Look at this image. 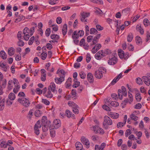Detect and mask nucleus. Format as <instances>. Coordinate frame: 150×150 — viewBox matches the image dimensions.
<instances>
[{"label":"nucleus","instance_id":"1","mask_svg":"<svg viewBox=\"0 0 150 150\" xmlns=\"http://www.w3.org/2000/svg\"><path fill=\"white\" fill-rule=\"evenodd\" d=\"M65 74L66 72L64 70H61L59 72V77L55 78V82L57 84H61L64 80Z\"/></svg>","mask_w":150,"mask_h":150},{"label":"nucleus","instance_id":"2","mask_svg":"<svg viewBox=\"0 0 150 150\" xmlns=\"http://www.w3.org/2000/svg\"><path fill=\"white\" fill-rule=\"evenodd\" d=\"M118 54L121 59H127L129 57V54L128 52L125 53L121 49L118 50Z\"/></svg>","mask_w":150,"mask_h":150},{"label":"nucleus","instance_id":"3","mask_svg":"<svg viewBox=\"0 0 150 150\" xmlns=\"http://www.w3.org/2000/svg\"><path fill=\"white\" fill-rule=\"evenodd\" d=\"M90 16L89 13L83 12L81 13L80 19L81 21L84 23L85 24H87V19L86 18L89 17Z\"/></svg>","mask_w":150,"mask_h":150},{"label":"nucleus","instance_id":"4","mask_svg":"<svg viewBox=\"0 0 150 150\" xmlns=\"http://www.w3.org/2000/svg\"><path fill=\"white\" fill-rule=\"evenodd\" d=\"M18 100L20 103L26 107H28L30 104L29 100L25 98H19Z\"/></svg>","mask_w":150,"mask_h":150},{"label":"nucleus","instance_id":"5","mask_svg":"<svg viewBox=\"0 0 150 150\" xmlns=\"http://www.w3.org/2000/svg\"><path fill=\"white\" fill-rule=\"evenodd\" d=\"M91 129L96 134H103L104 133V130L96 126H93Z\"/></svg>","mask_w":150,"mask_h":150},{"label":"nucleus","instance_id":"6","mask_svg":"<svg viewBox=\"0 0 150 150\" xmlns=\"http://www.w3.org/2000/svg\"><path fill=\"white\" fill-rule=\"evenodd\" d=\"M112 124V121L110 117L108 116H105L103 123V125L104 126H105L106 125H111Z\"/></svg>","mask_w":150,"mask_h":150},{"label":"nucleus","instance_id":"7","mask_svg":"<svg viewBox=\"0 0 150 150\" xmlns=\"http://www.w3.org/2000/svg\"><path fill=\"white\" fill-rule=\"evenodd\" d=\"M117 62V59L114 56L111 59H110L108 61V63L110 65H113L115 64Z\"/></svg>","mask_w":150,"mask_h":150},{"label":"nucleus","instance_id":"8","mask_svg":"<svg viewBox=\"0 0 150 150\" xmlns=\"http://www.w3.org/2000/svg\"><path fill=\"white\" fill-rule=\"evenodd\" d=\"M105 56L104 54L103 51H100L97 52L95 55V58L97 59H100Z\"/></svg>","mask_w":150,"mask_h":150},{"label":"nucleus","instance_id":"9","mask_svg":"<svg viewBox=\"0 0 150 150\" xmlns=\"http://www.w3.org/2000/svg\"><path fill=\"white\" fill-rule=\"evenodd\" d=\"M81 142L86 146L87 148H89L90 143L88 139L84 137H82L81 139Z\"/></svg>","mask_w":150,"mask_h":150},{"label":"nucleus","instance_id":"10","mask_svg":"<svg viewBox=\"0 0 150 150\" xmlns=\"http://www.w3.org/2000/svg\"><path fill=\"white\" fill-rule=\"evenodd\" d=\"M61 123L60 121L58 119H56L53 121V127L54 128L57 129L59 128L61 126Z\"/></svg>","mask_w":150,"mask_h":150},{"label":"nucleus","instance_id":"11","mask_svg":"<svg viewBox=\"0 0 150 150\" xmlns=\"http://www.w3.org/2000/svg\"><path fill=\"white\" fill-rule=\"evenodd\" d=\"M6 100L4 98L2 99L1 96H0V110H2L4 107Z\"/></svg>","mask_w":150,"mask_h":150},{"label":"nucleus","instance_id":"12","mask_svg":"<svg viewBox=\"0 0 150 150\" xmlns=\"http://www.w3.org/2000/svg\"><path fill=\"white\" fill-rule=\"evenodd\" d=\"M66 115L68 118L72 117L73 119H75L74 115L68 110H67L65 111Z\"/></svg>","mask_w":150,"mask_h":150},{"label":"nucleus","instance_id":"13","mask_svg":"<svg viewBox=\"0 0 150 150\" xmlns=\"http://www.w3.org/2000/svg\"><path fill=\"white\" fill-rule=\"evenodd\" d=\"M106 144L104 143H102L100 145H96L95 146V150H103Z\"/></svg>","mask_w":150,"mask_h":150},{"label":"nucleus","instance_id":"14","mask_svg":"<svg viewBox=\"0 0 150 150\" xmlns=\"http://www.w3.org/2000/svg\"><path fill=\"white\" fill-rule=\"evenodd\" d=\"M88 80L90 83H92L93 82L94 79L92 74L91 73H89L87 75Z\"/></svg>","mask_w":150,"mask_h":150},{"label":"nucleus","instance_id":"15","mask_svg":"<svg viewBox=\"0 0 150 150\" xmlns=\"http://www.w3.org/2000/svg\"><path fill=\"white\" fill-rule=\"evenodd\" d=\"M95 77L98 79H100L103 76L102 71L99 69L95 72Z\"/></svg>","mask_w":150,"mask_h":150},{"label":"nucleus","instance_id":"16","mask_svg":"<svg viewBox=\"0 0 150 150\" xmlns=\"http://www.w3.org/2000/svg\"><path fill=\"white\" fill-rule=\"evenodd\" d=\"M68 104L70 107L72 108V110L76 108H79L78 106L73 101H69L68 103Z\"/></svg>","mask_w":150,"mask_h":150},{"label":"nucleus","instance_id":"17","mask_svg":"<svg viewBox=\"0 0 150 150\" xmlns=\"http://www.w3.org/2000/svg\"><path fill=\"white\" fill-rule=\"evenodd\" d=\"M8 52L9 56H12L14 54L15 50L13 47H11L8 49Z\"/></svg>","mask_w":150,"mask_h":150},{"label":"nucleus","instance_id":"18","mask_svg":"<svg viewBox=\"0 0 150 150\" xmlns=\"http://www.w3.org/2000/svg\"><path fill=\"white\" fill-rule=\"evenodd\" d=\"M143 81L144 82V83L147 86H149L150 85V81L148 79L147 77L145 76H142V77Z\"/></svg>","mask_w":150,"mask_h":150},{"label":"nucleus","instance_id":"19","mask_svg":"<svg viewBox=\"0 0 150 150\" xmlns=\"http://www.w3.org/2000/svg\"><path fill=\"white\" fill-rule=\"evenodd\" d=\"M100 34H97L94 38L93 41H92V44L91 45L96 44V43L98 42V39L100 38Z\"/></svg>","mask_w":150,"mask_h":150},{"label":"nucleus","instance_id":"20","mask_svg":"<svg viewBox=\"0 0 150 150\" xmlns=\"http://www.w3.org/2000/svg\"><path fill=\"white\" fill-rule=\"evenodd\" d=\"M76 150H82L83 148L82 144L80 142H76L75 144Z\"/></svg>","mask_w":150,"mask_h":150},{"label":"nucleus","instance_id":"21","mask_svg":"<svg viewBox=\"0 0 150 150\" xmlns=\"http://www.w3.org/2000/svg\"><path fill=\"white\" fill-rule=\"evenodd\" d=\"M50 134L51 137H54L55 134V129L53 126L51 127L50 128Z\"/></svg>","mask_w":150,"mask_h":150},{"label":"nucleus","instance_id":"22","mask_svg":"<svg viewBox=\"0 0 150 150\" xmlns=\"http://www.w3.org/2000/svg\"><path fill=\"white\" fill-rule=\"evenodd\" d=\"M44 95L48 98H52L53 96V94L52 93L49 88L47 90L46 93H45V95Z\"/></svg>","mask_w":150,"mask_h":150},{"label":"nucleus","instance_id":"23","mask_svg":"<svg viewBox=\"0 0 150 150\" xmlns=\"http://www.w3.org/2000/svg\"><path fill=\"white\" fill-rule=\"evenodd\" d=\"M136 29L137 31L139 32L141 34L143 35L144 34V30L140 25H137L136 26Z\"/></svg>","mask_w":150,"mask_h":150},{"label":"nucleus","instance_id":"24","mask_svg":"<svg viewBox=\"0 0 150 150\" xmlns=\"http://www.w3.org/2000/svg\"><path fill=\"white\" fill-rule=\"evenodd\" d=\"M67 24H64L63 27L62 32L64 36L65 35L67 32Z\"/></svg>","mask_w":150,"mask_h":150},{"label":"nucleus","instance_id":"25","mask_svg":"<svg viewBox=\"0 0 150 150\" xmlns=\"http://www.w3.org/2000/svg\"><path fill=\"white\" fill-rule=\"evenodd\" d=\"M0 147L1 148H6L7 147V142L4 140H1L0 142Z\"/></svg>","mask_w":150,"mask_h":150},{"label":"nucleus","instance_id":"26","mask_svg":"<svg viewBox=\"0 0 150 150\" xmlns=\"http://www.w3.org/2000/svg\"><path fill=\"white\" fill-rule=\"evenodd\" d=\"M51 90L54 93H56L57 91L56 90V86L55 84L54 83H51L50 85Z\"/></svg>","mask_w":150,"mask_h":150},{"label":"nucleus","instance_id":"27","mask_svg":"<svg viewBox=\"0 0 150 150\" xmlns=\"http://www.w3.org/2000/svg\"><path fill=\"white\" fill-rule=\"evenodd\" d=\"M71 78H69L66 83H65L66 87L67 88L71 86Z\"/></svg>","mask_w":150,"mask_h":150},{"label":"nucleus","instance_id":"28","mask_svg":"<svg viewBox=\"0 0 150 150\" xmlns=\"http://www.w3.org/2000/svg\"><path fill=\"white\" fill-rule=\"evenodd\" d=\"M0 56L4 59H6L7 58L6 54L4 51H1L0 52Z\"/></svg>","mask_w":150,"mask_h":150},{"label":"nucleus","instance_id":"29","mask_svg":"<svg viewBox=\"0 0 150 150\" xmlns=\"http://www.w3.org/2000/svg\"><path fill=\"white\" fill-rule=\"evenodd\" d=\"M33 116V110H30L27 116V118L28 120H31L32 117Z\"/></svg>","mask_w":150,"mask_h":150},{"label":"nucleus","instance_id":"30","mask_svg":"<svg viewBox=\"0 0 150 150\" xmlns=\"http://www.w3.org/2000/svg\"><path fill=\"white\" fill-rule=\"evenodd\" d=\"M79 35L76 31H75L73 33L72 38L73 39H77L79 38Z\"/></svg>","mask_w":150,"mask_h":150},{"label":"nucleus","instance_id":"31","mask_svg":"<svg viewBox=\"0 0 150 150\" xmlns=\"http://www.w3.org/2000/svg\"><path fill=\"white\" fill-rule=\"evenodd\" d=\"M74 83L73 84L72 86L73 88H77L80 85V82L77 81V79H74Z\"/></svg>","mask_w":150,"mask_h":150},{"label":"nucleus","instance_id":"32","mask_svg":"<svg viewBox=\"0 0 150 150\" xmlns=\"http://www.w3.org/2000/svg\"><path fill=\"white\" fill-rule=\"evenodd\" d=\"M130 117L131 120L135 121L137 120L138 119V117L136 116L133 113L130 115Z\"/></svg>","mask_w":150,"mask_h":150},{"label":"nucleus","instance_id":"33","mask_svg":"<svg viewBox=\"0 0 150 150\" xmlns=\"http://www.w3.org/2000/svg\"><path fill=\"white\" fill-rule=\"evenodd\" d=\"M20 87V85L18 84H16L15 85V88L13 89V91L15 93H16L19 91Z\"/></svg>","mask_w":150,"mask_h":150},{"label":"nucleus","instance_id":"34","mask_svg":"<svg viewBox=\"0 0 150 150\" xmlns=\"http://www.w3.org/2000/svg\"><path fill=\"white\" fill-rule=\"evenodd\" d=\"M41 127V125L40 124V121L38 120L34 126V129H39V128H40Z\"/></svg>","mask_w":150,"mask_h":150},{"label":"nucleus","instance_id":"35","mask_svg":"<svg viewBox=\"0 0 150 150\" xmlns=\"http://www.w3.org/2000/svg\"><path fill=\"white\" fill-rule=\"evenodd\" d=\"M90 33L91 34H96L98 33L97 30L94 28H92L90 30Z\"/></svg>","mask_w":150,"mask_h":150},{"label":"nucleus","instance_id":"36","mask_svg":"<svg viewBox=\"0 0 150 150\" xmlns=\"http://www.w3.org/2000/svg\"><path fill=\"white\" fill-rule=\"evenodd\" d=\"M42 112L41 111L38 110H36L35 112V115L36 117H39L42 116Z\"/></svg>","mask_w":150,"mask_h":150},{"label":"nucleus","instance_id":"37","mask_svg":"<svg viewBox=\"0 0 150 150\" xmlns=\"http://www.w3.org/2000/svg\"><path fill=\"white\" fill-rule=\"evenodd\" d=\"M8 98L11 100H14L16 98L15 94L13 93H10L8 95Z\"/></svg>","mask_w":150,"mask_h":150},{"label":"nucleus","instance_id":"38","mask_svg":"<svg viewBox=\"0 0 150 150\" xmlns=\"http://www.w3.org/2000/svg\"><path fill=\"white\" fill-rule=\"evenodd\" d=\"M0 67L4 71H6L7 70V68L6 65L3 63L0 62Z\"/></svg>","mask_w":150,"mask_h":150},{"label":"nucleus","instance_id":"39","mask_svg":"<svg viewBox=\"0 0 150 150\" xmlns=\"http://www.w3.org/2000/svg\"><path fill=\"white\" fill-rule=\"evenodd\" d=\"M121 91L123 95L124 96H126L127 95V92L126 88L124 86L121 87Z\"/></svg>","mask_w":150,"mask_h":150},{"label":"nucleus","instance_id":"40","mask_svg":"<svg viewBox=\"0 0 150 150\" xmlns=\"http://www.w3.org/2000/svg\"><path fill=\"white\" fill-rule=\"evenodd\" d=\"M135 40L137 44H138L142 42V40L139 36H137L135 38Z\"/></svg>","mask_w":150,"mask_h":150},{"label":"nucleus","instance_id":"41","mask_svg":"<svg viewBox=\"0 0 150 150\" xmlns=\"http://www.w3.org/2000/svg\"><path fill=\"white\" fill-rule=\"evenodd\" d=\"M90 1L93 3L101 4H103L102 0H90Z\"/></svg>","mask_w":150,"mask_h":150},{"label":"nucleus","instance_id":"42","mask_svg":"<svg viewBox=\"0 0 150 150\" xmlns=\"http://www.w3.org/2000/svg\"><path fill=\"white\" fill-rule=\"evenodd\" d=\"M47 56V53L44 52L41 54V58L42 60H44L46 59Z\"/></svg>","mask_w":150,"mask_h":150},{"label":"nucleus","instance_id":"43","mask_svg":"<svg viewBox=\"0 0 150 150\" xmlns=\"http://www.w3.org/2000/svg\"><path fill=\"white\" fill-rule=\"evenodd\" d=\"M51 38L52 39H55L56 40L59 39V36L57 34H53L51 35Z\"/></svg>","mask_w":150,"mask_h":150},{"label":"nucleus","instance_id":"44","mask_svg":"<svg viewBox=\"0 0 150 150\" xmlns=\"http://www.w3.org/2000/svg\"><path fill=\"white\" fill-rule=\"evenodd\" d=\"M130 12V8H126L122 10V13H124L125 15H126L129 13Z\"/></svg>","mask_w":150,"mask_h":150},{"label":"nucleus","instance_id":"45","mask_svg":"<svg viewBox=\"0 0 150 150\" xmlns=\"http://www.w3.org/2000/svg\"><path fill=\"white\" fill-rule=\"evenodd\" d=\"M110 104L112 106L114 107L118 106L119 105V103L115 101H112L110 103Z\"/></svg>","mask_w":150,"mask_h":150},{"label":"nucleus","instance_id":"46","mask_svg":"<svg viewBox=\"0 0 150 150\" xmlns=\"http://www.w3.org/2000/svg\"><path fill=\"white\" fill-rule=\"evenodd\" d=\"M133 36L132 33H129L127 36V41L128 42H131L133 39Z\"/></svg>","mask_w":150,"mask_h":150},{"label":"nucleus","instance_id":"47","mask_svg":"<svg viewBox=\"0 0 150 150\" xmlns=\"http://www.w3.org/2000/svg\"><path fill=\"white\" fill-rule=\"evenodd\" d=\"M149 22L148 19L147 18L144 19L143 21V24L145 27L149 25Z\"/></svg>","mask_w":150,"mask_h":150},{"label":"nucleus","instance_id":"48","mask_svg":"<svg viewBox=\"0 0 150 150\" xmlns=\"http://www.w3.org/2000/svg\"><path fill=\"white\" fill-rule=\"evenodd\" d=\"M136 82L139 85H142L143 83V80L142 79L139 77L136 79Z\"/></svg>","mask_w":150,"mask_h":150},{"label":"nucleus","instance_id":"49","mask_svg":"<svg viewBox=\"0 0 150 150\" xmlns=\"http://www.w3.org/2000/svg\"><path fill=\"white\" fill-rule=\"evenodd\" d=\"M118 96L119 97L120 99L121 100H122V96L123 95V94L121 89H118Z\"/></svg>","mask_w":150,"mask_h":150},{"label":"nucleus","instance_id":"50","mask_svg":"<svg viewBox=\"0 0 150 150\" xmlns=\"http://www.w3.org/2000/svg\"><path fill=\"white\" fill-rule=\"evenodd\" d=\"M135 97L137 100L139 101L142 99L140 94L139 93H137L135 96Z\"/></svg>","mask_w":150,"mask_h":150},{"label":"nucleus","instance_id":"51","mask_svg":"<svg viewBox=\"0 0 150 150\" xmlns=\"http://www.w3.org/2000/svg\"><path fill=\"white\" fill-rule=\"evenodd\" d=\"M17 45L19 46H23L24 45V43L22 40L19 39V41L17 42Z\"/></svg>","mask_w":150,"mask_h":150},{"label":"nucleus","instance_id":"52","mask_svg":"<svg viewBox=\"0 0 150 150\" xmlns=\"http://www.w3.org/2000/svg\"><path fill=\"white\" fill-rule=\"evenodd\" d=\"M30 32L29 29L27 27L24 28L23 30V33L24 35L29 34Z\"/></svg>","mask_w":150,"mask_h":150},{"label":"nucleus","instance_id":"53","mask_svg":"<svg viewBox=\"0 0 150 150\" xmlns=\"http://www.w3.org/2000/svg\"><path fill=\"white\" fill-rule=\"evenodd\" d=\"M79 75L81 78L84 79L86 76V75L83 71H81L79 73Z\"/></svg>","mask_w":150,"mask_h":150},{"label":"nucleus","instance_id":"54","mask_svg":"<svg viewBox=\"0 0 150 150\" xmlns=\"http://www.w3.org/2000/svg\"><path fill=\"white\" fill-rule=\"evenodd\" d=\"M119 116V114L117 113H113V114L111 116V117L113 119H117Z\"/></svg>","mask_w":150,"mask_h":150},{"label":"nucleus","instance_id":"55","mask_svg":"<svg viewBox=\"0 0 150 150\" xmlns=\"http://www.w3.org/2000/svg\"><path fill=\"white\" fill-rule=\"evenodd\" d=\"M42 102L47 105H49L50 103L49 101L48 100L45 99H42Z\"/></svg>","mask_w":150,"mask_h":150},{"label":"nucleus","instance_id":"56","mask_svg":"<svg viewBox=\"0 0 150 150\" xmlns=\"http://www.w3.org/2000/svg\"><path fill=\"white\" fill-rule=\"evenodd\" d=\"M146 42H147L149 40H150V33L148 31L146 32Z\"/></svg>","mask_w":150,"mask_h":150},{"label":"nucleus","instance_id":"57","mask_svg":"<svg viewBox=\"0 0 150 150\" xmlns=\"http://www.w3.org/2000/svg\"><path fill=\"white\" fill-rule=\"evenodd\" d=\"M111 52V51L108 49H106L104 51V52H103L104 54L105 55V56L106 55L110 54Z\"/></svg>","mask_w":150,"mask_h":150},{"label":"nucleus","instance_id":"58","mask_svg":"<svg viewBox=\"0 0 150 150\" xmlns=\"http://www.w3.org/2000/svg\"><path fill=\"white\" fill-rule=\"evenodd\" d=\"M96 25V28L97 30L99 31H100L102 30L103 28L102 26H101L100 25Z\"/></svg>","mask_w":150,"mask_h":150},{"label":"nucleus","instance_id":"59","mask_svg":"<svg viewBox=\"0 0 150 150\" xmlns=\"http://www.w3.org/2000/svg\"><path fill=\"white\" fill-rule=\"evenodd\" d=\"M132 133L131 131L129 129L127 130L125 132V136L127 137Z\"/></svg>","mask_w":150,"mask_h":150},{"label":"nucleus","instance_id":"60","mask_svg":"<svg viewBox=\"0 0 150 150\" xmlns=\"http://www.w3.org/2000/svg\"><path fill=\"white\" fill-rule=\"evenodd\" d=\"M50 33V29L49 28H47L46 30L45 33L46 35L47 36H49Z\"/></svg>","mask_w":150,"mask_h":150},{"label":"nucleus","instance_id":"61","mask_svg":"<svg viewBox=\"0 0 150 150\" xmlns=\"http://www.w3.org/2000/svg\"><path fill=\"white\" fill-rule=\"evenodd\" d=\"M91 59V57L90 55L89 54H87L86 55V61L87 63H88Z\"/></svg>","mask_w":150,"mask_h":150},{"label":"nucleus","instance_id":"62","mask_svg":"<svg viewBox=\"0 0 150 150\" xmlns=\"http://www.w3.org/2000/svg\"><path fill=\"white\" fill-rule=\"evenodd\" d=\"M103 108L107 111H110L111 109L108 106L105 105H104L103 106Z\"/></svg>","mask_w":150,"mask_h":150},{"label":"nucleus","instance_id":"63","mask_svg":"<svg viewBox=\"0 0 150 150\" xmlns=\"http://www.w3.org/2000/svg\"><path fill=\"white\" fill-rule=\"evenodd\" d=\"M34 40V36L32 37L30 39L29 41L28 42V44L29 45H31Z\"/></svg>","mask_w":150,"mask_h":150},{"label":"nucleus","instance_id":"64","mask_svg":"<svg viewBox=\"0 0 150 150\" xmlns=\"http://www.w3.org/2000/svg\"><path fill=\"white\" fill-rule=\"evenodd\" d=\"M71 94L73 96L72 97L74 98L76 96V93L75 90L72 89L71 91Z\"/></svg>","mask_w":150,"mask_h":150}]
</instances>
